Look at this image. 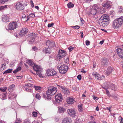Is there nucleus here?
<instances>
[{
  "label": "nucleus",
  "instance_id": "nucleus-1",
  "mask_svg": "<svg viewBox=\"0 0 123 123\" xmlns=\"http://www.w3.org/2000/svg\"><path fill=\"white\" fill-rule=\"evenodd\" d=\"M57 89L52 86L49 87L46 92V94L43 95V97L46 99H49L51 98L50 96L54 95L56 93Z\"/></svg>",
  "mask_w": 123,
  "mask_h": 123
},
{
  "label": "nucleus",
  "instance_id": "nucleus-2",
  "mask_svg": "<svg viewBox=\"0 0 123 123\" xmlns=\"http://www.w3.org/2000/svg\"><path fill=\"white\" fill-rule=\"evenodd\" d=\"M123 23V17L115 19L113 22V27L114 28L120 27Z\"/></svg>",
  "mask_w": 123,
  "mask_h": 123
},
{
  "label": "nucleus",
  "instance_id": "nucleus-3",
  "mask_svg": "<svg viewBox=\"0 0 123 123\" xmlns=\"http://www.w3.org/2000/svg\"><path fill=\"white\" fill-rule=\"evenodd\" d=\"M57 68H59V72L62 74H64L66 73L68 70V66L65 64L61 65L60 67L57 66Z\"/></svg>",
  "mask_w": 123,
  "mask_h": 123
},
{
  "label": "nucleus",
  "instance_id": "nucleus-4",
  "mask_svg": "<svg viewBox=\"0 0 123 123\" xmlns=\"http://www.w3.org/2000/svg\"><path fill=\"white\" fill-rule=\"evenodd\" d=\"M66 52L64 50L60 49L58 53V54L56 56L57 59L60 61L61 58L64 57L66 55Z\"/></svg>",
  "mask_w": 123,
  "mask_h": 123
},
{
  "label": "nucleus",
  "instance_id": "nucleus-5",
  "mask_svg": "<svg viewBox=\"0 0 123 123\" xmlns=\"http://www.w3.org/2000/svg\"><path fill=\"white\" fill-rule=\"evenodd\" d=\"M99 7L98 5L95 4L92 6V8L90 9L89 12L91 14L93 15H95L96 14L97 12V10L99 9Z\"/></svg>",
  "mask_w": 123,
  "mask_h": 123
},
{
  "label": "nucleus",
  "instance_id": "nucleus-6",
  "mask_svg": "<svg viewBox=\"0 0 123 123\" xmlns=\"http://www.w3.org/2000/svg\"><path fill=\"white\" fill-rule=\"evenodd\" d=\"M36 35L34 33H31L28 35V39L29 40V42H33L35 40L36 37Z\"/></svg>",
  "mask_w": 123,
  "mask_h": 123
},
{
  "label": "nucleus",
  "instance_id": "nucleus-7",
  "mask_svg": "<svg viewBox=\"0 0 123 123\" xmlns=\"http://www.w3.org/2000/svg\"><path fill=\"white\" fill-rule=\"evenodd\" d=\"M67 112L71 117H74L77 115V112L74 109H69L67 110Z\"/></svg>",
  "mask_w": 123,
  "mask_h": 123
},
{
  "label": "nucleus",
  "instance_id": "nucleus-8",
  "mask_svg": "<svg viewBox=\"0 0 123 123\" xmlns=\"http://www.w3.org/2000/svg\"><path fill=\"white\" fill-rule=\"evenodd\" d=\"M18 26L16 22H12L10 23L8 25L9 29L11 30H13L16 29Z\"/></svg>",
  "mask_w": 123,
  "mask_h": 123
},
{
  "label": "nucleus",
  "instance_id": "nucleus-9",
  "mask_svg": "<svg viewBox=\"0 0 123 123\" xmlns=\"http://www.w3.org/2000/svg\"><path fill=\"white\" fill-rule=\"evenodd\" d=\"M109 23V21H108L104 20H102L99 19L98 24L100 25L103 27H105Z\"/></svg>",
  "mask_w": 123,
  "mask_h": 123
},
{
  "label": "nucleus",
  "instance_id": "nucleus-10",
  "mask_svg": "<svg viewBox=\"0 0 123 123\" xmlns=\"http://www.w3.org/2000/svg\"><path fill=\"white\" fill-rule=\"evenodd\" d=\"M46 44L47 46L51 47L55 46V42L52 40H47L46 41Z\"/></svg>",
  "mask_w": 123,
  "mask_h": 123
},
{
  "label": "nucleus",
  "instance_id": "nucleus-11",
  "mask_svg": "<svg viewBox=\"0 0 123 123\" xmlns=\"http://www.w3.org/2000/svg\"><path fill=\"white\" fill-rule=\"evenodd\" d=\"M55 102L59 103L62 99V96L61 93L58 94L55 96Z\"/></svg>",
  "mask_w": 123,
  "mask_h": 123
},
{
  "label": "nucleus",
  "instance_id": "nucleus-12",
  "mask_svg": "<svg viewBox=\"0 0 123 123\" xmlns=\"http://www.w3.org/2000/svg\"><path fill=\"white\" fill-rule=\"evenodd\" d=\"M46 72L48 76H53L56 74V72L53 69H48Z\"/></svg>",
  "mask_w": 123,
  "mask_h": 123
},
{
  "label": "nucleus",
  "instance_id": "nucleus-13",
  "mask_svg": "<svg viewBox=\"0 0 123 123\" xmlns=\"http://www.w3.org/2000/svg\"><path fill=\"white\" fill-rule=\"evenodd\" d=\"M28 29L26 28H24L20 31L19 35L21 36H24L26 35L28 32Z\"/></svg>",
  "mask_w": 123,
  "mask_h": 123
},
{
  "label": "nucleus",
  "instance_id": "nucleus-14",
  "mask_svg": "<svg viewBox=\"0 0 123 123\" xmlns=\"http://www.w3.org/2000/svg\"><path fill=\"white\" fill-rule=\"evenodd\" d=\"M33 69L36 71V73L38 72H42V69L40 66L35 65L33 67Z\"/></svg>",
  "mask_w": 123,
  "mask_h": 123
},
{
  "label": "nucleus",
  "instance_id": "nucleus-15",
  "mask_svg": "<svg viewBox=\"0 0 123 123\" xmlns=\"http://www.w3.org/2000/svg\"><path fill=\"white\" fill-rule=\"evenodd\" d=\"M111 5V2L109 1H106L103 6L104 7L108 8H110Z\"/></svg>",
  "mask_w": 123,
  "mask_h": 123
},
{
  "label": "nucleus",
  "instance_id": "nucleus-16",
  "mask_svg": "<svg viewBox=\"0 0 123 123\" xmlns=\"http://www.w3.org/2000/svg\"><path fill=\"white\" fill-rule=\"evenodd\" d=\"M117 53L119 57L123 58V50L120 48H118L117 49Z\"/></svg>",
  "mask_w": 123,
  "mask_h": 123
},
{
  "label": "nucleus",
  "instance_id": "nucleus-17",
  "mask_svg": "<svg viewBox=\"0 0 123 123\" xmlns=\"http://www.w3.org/2000/svg\"><path fill=\"white\" fill-rule=\"evenodd\" d=\"M16 9L18 10H23L24 8L23 4L20 2L18 3L16 6Z\"/></svg>",
  "mask_w": 123,
  "mask_h": 123
},
{
  "label": "nucleus",
  "instance_id": "nucleus-18",
  "mask_svg": "<svg viewBox=\"0 0 123 123\" xmlns=\"http://www.w3.org/2000/svg\"><path fill=\"white\" fill-rule=\"evenodd\" d=\"M108 15L105 14L103 15L99 19L102 20H104L108 21H109V18H108Z\"/></svg>",
  "mask_w": 123,
  "mask_h": 123
},
{
  "label": "nucleus",
  "instance_id": "nucleus-19",
  "mask_svg": "<svg viewBox=\"0 0 123 123\" xmlns=\"http://www.w3.org/2000/svg\"><path fill=\"white\" fill-rule=\"evenodd\" d=\"M108 59L105 58H103L101 60V64L104 66L107 65L108 63Z\"/></svg>",
  "mask_w": 123,
  "mask_h": 123
},
{
  "label": "nucleus",
  "instance_id": "nucleus-20",
  "mask_svg": "<svg viewBox=\"0 0 123 123\" xmlns=\"http://www.w3.org/2000/svg\"><path fill=\"white\" fill-rule=\"evenodd\" d=\"M72 121L69 117H66L63 119L62 121V123H71Z\"/></svg>",
  "mask_w": 123,
  "mask_h": 123
},
{
  "label": "nucleus",
  "instance_id": "nucleus-21",
  "mask_svg": "<svg viewBox=\"0 0 123 123\" xmlns=\"http://www.w3.org/2000/svg\"><path fill=\"white\" fill-rule=\"evenodd\" d=\"M107 87L108 88H109L112 90H116L115 86L114 84L111 83L109 85V83H108L107 84Z\"/></svg>",
  "mask_w": 123,
  "mask_h": 123
},
{
  "label": "nucleus",
  "instance_id": "nucleus-22",
  "mask_svg": "<svg viewBox=\"0 0 123 123\" xmlns=\"http://www.w3.org/2000/svg\"><path fill=\"white\" fill-rule=\"evenodd\" d=\"M113 70L111 66H109L106 70L105 73L107 75H109L111 73Z\"/></svg>",
  "mask_w": 123,
  "mask_h": 123
},
{
  "label": "nucleus",
  "instance_id": "nucleus-23",
  "mask_svg": "<svg viewBox=\"0 0 123 123\" xmlns=\"http://www.w3.org/2000/svg\"><path fill=\"white\" fill-rule=\"evenodd\" d=\"M43 51L45 53H50L51 52L50 49L49 48H44L43 50Z\"/></svg>",
  "mask_w": 123,
  "mask_h": 123
},
{
  "label": "nucleus",
  "instance_id": "nucleus-24",
  "mask_svg": "<svg viewBox=\"0 0 123 123\" xmlns=\"http://www.w3.org/2000/svg\"><path fill=\"white\" fill-rule=\"evenodd\" d=\"M74 101V99L72 98H69L67 99V101L69 104H72Z\"/></svg>",
  "mask_w": 123,
  "mask_h": 123
},
{
  "label": "nucleus",
  "instance_id": "nucleus-25",
  "mask_svg": "<svg viewBox=\"0 0 123 123\" xmlns=\"http://www.w3.org/2000/svg\"><path fill=\"white\" fill-rule=\"evenodd\" d=\"M61 88H62V91L64 94H68L69 93V91L68 89L66 88L62 87V86Z\"/></svg>",
  "mask_w": 123,
  "mask_h": 123
},
{
  "label": "nucleus",
  "instance_id": "nucleus-26",
  "mask_svg": "<svg viewBox=\"0 0 123 123\" xmlns=\"http://www.w3.org/2000/svg\"><path fill=\"white\" fill-rule=\"evenodd\" d=\"M2 20L5 22H7L9 21V18L6 15H4L2 17Z\"/></svg>",
  "mask_w": 123,
  "mask_h": 123
},
{
  "label": "nucleus",
  "instance_id": "nucleus-27",
  "mask_svg": "<svg viewBox=\"0 0 123 123\" xmlns=\"http://www.w3.org/2000/svg\"><path fill=\"white\" fill-rule=\"evenodd\" d=\"M65 110V109L62 107H60L58 109L59 112L61 113H63Z\"/></svg>",
  "mask_w": 123,
  "mask_h": 123
},
{
  "label": "nucleus",
  "instance_id": "nucleus-28",
  "mask_svg": "<svg viewBox=\"0 0 123 123\" xmlns=\"http://www.w3.org/2000/svg\"><path fill=\"white\" fill-rule=\"evenodd\" d=\"M12 70H13L11 69H8L4 72L3 73V74H4L11 73Z\"/></svg>",
  "mask_w": 123,
  "mask_h": 123
},
{
  "label": "nucleus",
  "instance_id": "nucleus-29",
  "mask_svg": "<svg viewBox=\"0 0 123 123\" xmlns=\"http://www.w3.org/2000/svg\"><path fill=\"white\" fill-rule=\"evenodd\" d=\"M78 110L80 112L82 111L83 110L82 105L81 104L78 105Z\"/></svg>",
  "mask_w": 123,
  "mask_h": 123
},
{
  "label": "nucleus",
  "instance_id": "nucleus-30",
  "mask_svg": "<svg viewBox=\"0 0 123 123\" xmlns=\"http://www.w3.org/2000/svg\"><path fill=\"white\" fill-rule=\"evenodd\" d=\"M68 7L69 8H71L73 7L74 6V5L72 4L71 2H70L67 5Z\"/></svg>",
  "mask_w": 123,
  "mask_h": 123
},
{
  "label": "nucleus",
  "instance_id": "nucleus-31",
  "mask_svg": "<svg viewBox=\"0 0 123 123\" xmlns=\"http://www.w3.org/2000/svg\"><path fill=\"white\" fill-rule=\"evenodd\" d=\"M34 87L35 88V90L36 91L41 90L42 89V87L40 86H34Z\"/></svg>",
  "mask_w": 123,
  "mask_h": 123
},
{
  "label": "nucleus",
  "instance_id": "nucleus-32",
  "mask_svg": "<svg viewBox=\"0 0 123 123\" xmlns=\"http://www.w3.org/2000/svg\"><path fill=\"white\" fill-rule=\"evenodd\" d=\"M6 63H4L3 64H2V66L1 67L2 69L3 70L5 69L6 68Z\"/></svg>",
  "mask_w": 123,
  "mask_h": 123
},
{
  "label": "nucleus",
  "instance_id": "nucleus-33",
  "mask_svg": "<svg viewBox=\"0 0 123 123\" xmlns=\"http://www.w3.org/2000/svg\"><path fill=\"white\" fill-rule=\"evenodd\" d=\"M7 87H0V90L3 92H5L6 90Z\"/></svg>",
  "mask_w": 123,
  "mask_h": 123
},
{
  "label": "nucleus",
  "instance_id": "nucleus-34",
  "mask_svg": "<svg viewBox=\"0 0 123 123\" xmlns=\"http://www.w3.org/2000/svg\"><path fill=\"white\" fill-rule=\"evenodd\" d=\"M7 8L6 6H1L0 7V11H2L4 10L5 9Z\"/></svg>",
  "mask_w": 123,
  "mask_h": 123
},
{
  "label": "nucleus",
  "instance_id": "nucleus-35",
  "mask_svg": "<svg viewBox=\"0 0 123 123\" xmlns=\"http://www.w3.org/2000/svg\"><path fill=\"white\" fill-rule=\"evenodd\" d=\"M27 63L30 65H32L33 64V62L31 60H28Z\"/></svg>",
  "mask_w": 123,
  "mask_h": 123
},
{
  "label": "nucleus",
  "instance_id": "nucleus-36",
  "mask_svg": "<svg viewBox=\"0 0 123 123\" xmlns=\"http://www.w3.org/2000/svg\"><path fill=\"white\" fill-rule=\"evenodd\" d=\"M15 86V85L12 84L9 87V89L10 90H12L13 88H14Z\"/></svg>",
  "mask_w": 123,
  "mask_h": 123
},
{
  "label": "nucleus",
  "instance_id": "nucleus-37",
  "mask_svg": "<svg viewBox=\"0 0 123 123\" xmlns=\"http://www.w3.org/2000/svg\"><path fill=\"white\" fill-rule=\"evenodd\" d=\"M35 98L39 100L41 98V96L39 93H37L36 95Z\"/></svg>",
  "mask_w": 123,
  "mask_h": 123
},
{
  "label": "nucleus",
  "instance_id": "nucleus-38",
  "mask_svg": "<svg viewBox=\"0 0 123 123\" xmlns=\"http://www.w3.org/2000/svg\"><path fill=\"white\" fill-rule=\"evenodd\" d=\"M105 78L104 76H100L99 75V77H98V80H102L104 79Z\"/></svg>",
  "mask_w": 123,
  "mask_h": 123
},
{
  "label": "nucleus",
  "instance_id": "nucleus-39",
  "mask_svg": "<svg viewBox=\"0 0 123 123\" xmlns=\"http://www.w3.org/2000/svg\"><path fill=\"white\" fill-rule=\"evenodd\" d=\"M106 94L108 97L110 98L111 97V95L110 93L108 90H106Z\"/></svg>",
  "mask_w": 123,
  "mask_h": 123
},
{
  "label": "nucleus",
  "instance_id": "nucleus-40",
  "mask_svg": "<svg viewBox=\"0 0 123 123\" xmlns=\"http://www.w3.org/2000/svg\"><path fill=\"white\" fill-rule=\"evenodd\" d=\"M75 48L74 47H73L72 46L69 47L68 48L69 51L70 52L72 51Z\"/></svg>",
  "mask_w": 123,
  "mask_h": 123
},
{
  "label": "nucleus",
  "instance_id": "nucleus-41",
  "mask_svg": "<svg viewBox=\"0 0 123 123\" xmlns=\"http://www.w3.org/2000/svg\"><path fill=\"white\" fill-rule=\"evenodd\" d=\"M64 61V62L67 63H68L69 62V59L67 57L66 58H65Z\"/></svg>",
  "mask_w": 123,
  "mask_h": 123
},
{
  "label": "nucleus",
  "instance_id": "nucleus-42",
  "mask_svg": "<svg viewBox=\"0 0 123 123\" xmlns=\"http://www.w3.org/2000/svg\"><path fill=\"white\" fill-rule=\"evenodd\" d=\"M41 73V72H38L36 73V74L37 75H38L39 77L41 78H43V76L42 74L40 73Z\"/></svg>",
  "mask_w": 123,
  "mask_h": 123
},
{
  "label": "nucleus",
  "instance_id": "nucleus-43",
  "mask_svg": "<svg viewBox=\"0 0 123 123\" xmlns=\"http://www.w3.org/2000/svg\"><path fill=\"white\" fill-rule=\"evenodd\" d=\"M119 12L120 13H121L123 12V9L122 6H120L119 10Z\"/></svg>",
  "mask_w": 123,
  "mask_h": 123
},
{
  "label": "nucleus",
  "instance_id": "nucleus-44",
  "mask_svg": "<svg viewBox=\"0 0 123 123\" xmlns=\"http://www.w3.org/2000/svg\"><path fill=\"white\" fill-rule=\"evenodd\" d=\"M23 123H30V122L29 119H26L24 120Z\"/></svg>",
  "mask_w": 123,
  "mask_h": 123
},
{
  "label": "nucleus",
  "instance_id": "nucleus-45",
  "mask_svg": "<svg viewBox=\"0 0 123 123\" xmlns=\"http://www.w3.org/2000/svg\"><path fill=\"white\" fill-rule=\"evenodd\" d=\"M6 97V94L4 93L2 95V99L3 100H4L5 99Z\"/></svg>",
  "mask_w": 123,
  "mask_h": 123
},
{
  "label": "nucleus",
  "instance_id": "nucleus-46",
  "mask_svg": "<svg viewBox=\"0 0 123 123\" xmlns=\"http://www.w3.org/2000/svg\"><path fill=\"white\" fill-rule=\"evenodd\" d=\"M54 24V23H52L51 24H49L48 25V27H51Z\"/></svg>",
  "mask_w": 123,
  "mask_h": 123
},
{
  "label": "nucleus",
  "instance_id": "nucleus-47",
  "mask_svg": "<svg viewBox=\"0 0 123 123\" xmlns=\"http://www.w3.org/2000/svg\"><path fill=\"white\" fill-rule=\"evenodd\" d=\"M25 85L26 86H27L30 87L32 86V85L30 83L25 84Z\"/></svg>",
  "mask_w": 123,
  "mask_h": 123
},
{
  "label": "nucleus",
  "instance_id": "nucleus-48",
  "mask_svg": "<svg viewBox=\"0 0 123 123\" xmlns=\"http://www.w3.org/2000/svg\"><path fill=\"white\" fill-rule=\"evenodd\" d=\"M119 119L120 120V123H123V118L121 117H119Z\"/></svg>",
  "mask_w": 123,
  "mask_h": 123
},
{
  "label": "nucleus",
  "instance_id": "nucleus-49",
  "mask_svg": "<svg viewBox=\"0 0 123 123\" xmlns=\"http://www.w3.org/2000/svg\"><path fill=\"white\" fill-rule=\"evenodd\" d=\"M37 113L36 112H34L32 113L33 116L34 117H36L37 115Z\"/></svg>",
  "mask_w": 123,
  "mask_h": 123
},
{
  "label": "nucleus",
  "instance_id": "nucleus-50",
  "mask_svg": "<svg viewBox=\"0 0 123 123\" xmlns=\"http://www.w3.org/2000/svg\"><path fill=\"white\" fill-rule=\"evenodd\" d=\"M7 1L8 0H0V3L1 4H4L5 2Z\"/></svg>",
  "mask_w": 123,
  "mask_h": 123
},
{
  "label": "nucleus",
  "instance_id": "nucleus-51",
  "mask_svg": "<svg viewBox=\"0 0 123 123\" xmlns=\"http://www.w3.org/2000/svg\"><path fill=\"white\" fill-rule=\"evenodd\" d=\"M32 49L33 50L35 51H36L37 50V48L35 46H34L32 47Z\"/></svg>",
  "mask_w": 123,
  "mask_h": 123
},
{
  "label": "nucleus",
  "instance_id": "nucleus-52",
  "mask_svg": "<svg viewBox=\"0 0 123 123\" xmlns=\"http://www.w3.org/2000/svg\"><path fill=\"white\" fill-rule=\"evenodd\" d=\"M90 42L88 40H86V45H90Z\"/></svg>",
  "mask_w": 123,
  "mask_h": 123
},
{
  "label": "nucleus",
  "instance_id": "nucleus-53",
  "mask_svg": "<svg viewBox=\"0 0 123 123\" xmlns=\"http://www.w3.org/2000/svg\"><path fill=\"white\" fill-rule=\"evenodd\" d=\"M30 16L32 18H34L35 17V14L34 13H31L30 14Z\"/></svg>",
  "mask_w": 123,
  "mask_h": 123
},
{
  "label": "nucleus",
  "instance_id": "nucleus-54",
  "mask_svg": "<svg viewBox=\"0 0 123 123\" xmlns=\"http://www.w3.org/2000/svg\"><path fill=\"white\" fill-rule=\"evenodd\" d=\"M25 90L27 92H29V90H30L31 91V90L30 89H29L28 88H27L26 87H24Z\"/></svg>",
  "mask_w": 123,
  "mask_h": 123
},
{
  "label": "nucleus",
  "instance_id": "nucleus-55",
  "mask_svg": "<svg viewBox=\"0 0 123 123\" xmlns=\"http://www.w3.org/2000/svg\"><path fill=\"white\" fill-rule=\"evenodd\" d=\"M112 97L114 99H115L116 100H117L118 99V98L117 96H112Z\"/></svg>",
  "mask_w": 123,
  "mask_h": 123
},
{
  "label": "nucleus",
  "instance_id": "nucleus-56",
  "mask_svg": "<svg viewBox=\"0 0 123 123\" xmlns=\"http://www.w3.org/2000/svg\"><path fill=\"white\" fill-rule=\"evenodd\" d=\"M77 78L79 80H80L81 78V76L80 75H78L77 76Z\"/></svg>",
  "mask_w": 123,
  "mask_h": 123
},
{
  "label": "nucleus",
  "instance_id": "nucleus-57",
  "mask_svg": "<svg viewBox=\"0 0 123 123\" xmlns=\"http://www.w3.org/2000/svg\"><path fill=\"white\" fill-rule=\"evenodd\" d=\"M99 74H97L95 76V77L96 79H98V77H99Z\"/></svg>",
  "mask_w": 123,
  "mask_h": 123
},
{
  "label": "nucleus",
  "instance_id": "nucleus-58",
  "mask_svg": "<svg viewBox=\"0 0 123 123\" xmlns=\"http://www.w3.org/2000/svg\"><path fill=\"white\" fill-rule=\"evenodd\" d=\"M97 73L95 72H94L92 73V75H93V76H94V77L95 76V75H96L97 74Z\"/></svg>",
  "mask_w": 123,
  "mask_h": 123
},
{
  "label": "nucleus",
  "instance_id": "nucleus-59",
  "mask_svg": "<svg viewBox=\"0 0 123 123\" xmlns=\"http://www.w3.org/2000/svg\"><path fill=\"white\" fill-rule=\"evenodd\" d=\"M75 29L78 30L80 28V26L78 25H76L75 26Z\"/></svg>",
  "mask_w": 123,
  "mask_h": 123
},
{
  "label": "nucleus",
  "instance_id": "nucleus-60",
  "mask_svg": "<svg viewBox=\"0 0 123 123\" xmlns=\"http://www.w3.org/2000/svg\"><path fill=\"white\" fill-rule=\"evenodd\" d=\"M21 67L20 66H19L16 69L17 70H18V71L21 70Z\"/></svg>",
  "mask_w": 123,
  "mask_h": 123
},
{
  "label": "nucleus",
  "instance_id": "nucleus-61",
  "mask_svg": "<svg viewBox=\"0 0 123 123\" xmlns=\"http://www.w3.org/2000/svg\"><path fill=\"white\" fill-rule=\"evenodd\" d=\"M31 6H32V7H34V3H33V1L32 0H31Z\"/></svg>",
  "mask_w": 123,
  "mask_h": 123
},
{
  "label": "nucleus",
  "instance_id": "nucleus-62",
  "mask_svg": "<svg viewBox=\"0 0 123 123\" xmlns=\"http://www.w3.org/2000/svg\"><path fill=\"white\" fill-rule=\"evenodd\" d=\"M93 99L95 100H96L98 99V97H96L95 96H94L93 97Z\"/></svg>",
  "mask_w": 123,
  "mask_h": 123
},
{
  "label": "nucleus",
  "instance_id": "nucleus-63",
  "mask_svg": "<svg viewBox=\"0 0 123 123\" xmlns=\"http://www.w3.org/2000/svg\"><path fill=\"white\" fill-rule=\"evenodd\" d=\"M18 72V70H17V69L16 70H14L13 71V72L14 73V74H16L17 73V72Z\"/></svg>",
  "mask_w": 123,
  "mask_h": 123
},
{
  "label": "nucleus",
  "instance_id": "nucleus-64",
  "mask_svg": "<svg viewBox=\"0 0 123 123\" xmlns=\"http://www.w3.org/2000/svg\"><path fill=\"white\" fill-rule=\"evenodd\" d=\"M75 91H77L78 89H77V88L75 87H73L72 88Z\"/></svg>",
  "mask_w": 123,
  "mask_h": 123
}]
</instances>
